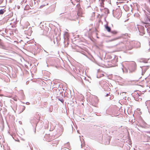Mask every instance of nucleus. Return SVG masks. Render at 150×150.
<instances>
[{
    "instance_id": "20",
    "label": "nucleus",
    "mask_w": 150,
    "mask_h": 150,
    "mask_svg": "<svg viewBox=\"0 0 150 150\" xmlns=\"http://www.w3.org/2000/svg\"><path fill=\"white\" fill-rule=\"evenodd\" d=\"M79 52L85 55V52L83 50H81L80 51H79Z\"/></svg>"
},
{
    "instance_id": "16",
    "label": "nucleus",
    "mask_w": 150,
    "mask_h": 150,
    "mask_svg": "<svg viewBox=\"0 0 150 150\" xmlns=\"http://www.w3.org/2000/svg\"><path fill=\"white\" fill-rule=\"evenodd\" d=\"M148 60L146 59H143L141 60V61H140L141 62H143L144 63H147V62Z\"/></svg>"
},
{
    "instance_id": "14",
    "label": "nucleus",
    "mask_w": 150,
    "mask_h": 150,
    "mask_svg": "<svg viewBox=\"0 0 150 150\" xmlns=\"http://www.w3.org/2000/svg\"><path fill=\"white\" fill-rule=\"evenodd\" d=\"M57 98L58 100H59L62 103H64V100L62 98H59V97H57Z\"/></svg>"
},
{
    "instance_id": "9",
    "label": "nucleus",
    "mask_w": 150,
    "mask_h": 150,
    "mask_svg": "<svg viewBox=\"0 0 150 150\" xmlns=\"http://www.w3.org/2000/svg\"><path fill=\"white\" fill-rule=\"evenodd\" d=\"M122 150H129L130 149V146L127 144H124L122 147Z\"/></svg>"
},
{
    "instance_id": "31",
    "label": "nucleus",
    "mask_w": 150,
    "mask_h": 150,
    "mask_svg": "<svg viewBox=\"0 0 150 150\" xmlns=\"http://www.w3.org/2000/svg\"><path fill=\"white\" fill-rule=\"evenodd\" d=\"M144 126H145L146 125V123L145 122H144Z\"/></svg>"
},
{
    "instance_id": "30",
    "label": "nucleus",
    "mask_w": 150,
    "mask_h": 150,
    "mask_svg": "<svg viewBox=\"0 0 150 150\" xmlns=\"http://www.w3.org/2000/svg\"><path fill=\"white\" fill-rule=\"evenodd\" d=\"M26 103L27 104H30V103L29 102H27Z\"/></svg>"
},
{
    "instance_id": "7",
    "label": "nucleus",
    "mask_w": 150,
    "mask_h": 150,
    "mask_svg": "<svg viewBox=\"0 0 150 150\" xmlns=\"http://www.w3.org/2000/svg\"><path fill=\"white\" fill-rule=\"evenodd\" d=\"M106 138L105 139V142L104 143L105 145H108L110 143L111 138L110 136L106 135Z\"/></svg>"
},
{
    "instance_id": "28",
    "label": "nucleus",
    "mask_w": 150,
    "mask_h": 150,
    "mask_svg": "<svg viewBox=\"0 0 150 150\" xmlns=\"http://www.w3.org/2000/svg\"><path fill=\"white\" fill-rule=\"evenodd\" d=\"M28 8L29 7V6L28 5H26L25 6V8Z\"/></svg>"
},
{
    "instance_id": "21",
    "label": "nucleus",
    "mask_w": 150,
    "mask_h": 150,
    "mask_svg": "<svg viewBox=\"0 0 150 150\" xmlns=\"http://www.w3.org/2000/svg\"><path fill=\"white\" fill-rule=\"evenodd\" d=\"M136 94V96L137 97H139L140 96V93H137Z\"/></svg>"
},
{
    "instance_id": "26",
    "label": "nucleus",
    "mask_w": 150,
    "mask_h": 150,
    "mask_svg": "<svg viewBox=\"0 0 150 150\" xmlns=\"http://www.w3.org/2000/svg\"><path fill=\"white\" fill-rule=\"evenodd\" d=\"M103 76V74H102V75H101V76H100V77H99V76H97V77L98 78H99L100 77H101V76Z\"/></svg>"
},
{
    "instance_id": "5",
    "label": "nucleus",
    "mask_w": 150,
    "mask_h": 150,
    "mask_svg": "<svg viewBox=\"0 0 150 150\" xmlns=\"http://www.w3.org/2000/svg\"><path fill=\"white\" fill-rule=\"evenodd\" d=\"M141 67L142 71V75H143L146 71L149 68V66H143Z\"/></svg>"
},
{
    "instance_id": "27",
    "label": "nucleus",
    "mask_w": 150,
    "mask_h": 150,
    "mask_svg": "<svg viewBox=\"0 0 150 150\" xmlns=\"http://www.w3.org/2000/svg\"><path fill=\"white\" fill-rule=\"evenodd\" d=\"M110 94V93H108L105 96H108L109 95V94Z\"/></svg>"
},
{
    "instance_id": "12",
    "label": "nucleus",
    "mask_w": 150,
    "mask_h": 150,
    "mask_svg": "<svg viewBox=\"0 0 150 150\" xmlns=\"http://www.w3.org/2000/svg\"><path fill=\"white\" fill-rule=\"evenodd\" d=\"M105 27L107 30V31L108 32H110L111 31V28L110 27L108 26L107 25H105Z\"/></svg>"
},
{
    "instance_id": "13",
    "label": "nucleus",
    "mask_w": 150,
    "mask_h": 150,
    "mask_svg": "<svg viewBox=\"0 0 150 150\" xmlns=\"http://www.w3.org/2000/svg\"><path fill=\"white\" fill-rule=\"evenodd\" d=\"M80 140L81 143V147L83 148V147L85 145L84 141L83 139H80Z\"/></svg>"
},
{
    "instance_id": "17",
    "label": "nucleus",
    "mask_w": 150,
    "mask_h": 150,
    "mask_svg": "<svg viewBox=\"0 0 150 150\" xmlns=\"http://www.w3.org/2000/svg\"><path fill=\"white\" fill-rule=\"evenodd\" d=\"M5 11V10L4 9H1L0 10V14H3Z\"/></svg>"
},
{
    "instance_id": "36",
    "label": "nucleus",
    "mask_w": 150,
    "mask_h": 150,
    "mask_svg": "<svg viewBox=\"0 0 150 150\" xmlns=\"http://www.w3.org/2000/svg\"><path fill=\"white\" fill-rule=\"evenodd\" d=\"M149 133L150 134V131L149 132Z\"/></svg>"
},
{
    "instance_id": "24",
    "label": "nucleus",
    "mask_w": 150,
    "mask_h": 150,
    "mask_svg": "<svg viewBox=\"0 0 150 150\" xmlns=\"http://www.w3.org/2000/svg\"><path fill=\"white\" fill-rule=\"evenodd\" d=\"M117 39V38H114L113 39H112L111 40H110V41H114V40H116Z\"/></svg>"
},
{
    "instance_id": "4",
    "label": "nucleus",
    "mask_w": 150,
    "mask_h": 150,
    "mask_svg": "<svg viewBox=\"0 0 150 150\" xmlns=\"http://www.w3.org/2000/svg\"><path fill=\"white\" fill-rule=\"evenodd\" d=\"M81 8H79V12L77 13V16H74L72 18H70L69 17L68 18V19L71 20H75V19H77L78 18V16H80L81 15V13H80V11H81Z\"/></svg>"
},
{
    "instance_id": "22",
    "label": "nucleus",
    "mask_w": 150,
    "mask_h": 150,
    "mask_svg": "<svg viewBox=\"0 0 150 150\" xmlns=\"http://www.w3.org/2000/svg\"><path fill=\"white\" fill-rule=\"evenodd\" d=\"M25 107L24 106H23L22 108V109L23 110L22 112L25 110Z\"/></svg>"
},
{
    "instance_id": "1",
    "label": "nucleus",
    "mask_w": 150,
    "mask_h": 150,
    "mask_svg": "<svg viewBox=\"0 0 150 150\" xmlns=\"http://www.w3.org/2000/svg\"><path fill=\"white\" fill-rule=\"evenodd\" d=\"M133 42H130L129 41H124L123 42H121L119 43L120 45L123 49L127 50H130L132 48V46L131 45Z\"/></svg>"
},
{
    "instance_id": "23",
    "label": "nucleus",
    "mask_w": 150,
    "mask_h": 150,
    "mask_svg": "<svg viewBox=\"0 0 150 150\" xmlns=\"http://www.w3.org/2000/svg\"><path fill=\"white\" fill-rule=\"evenodd\" d=\"M2 45V40L1 39H0V46H1Z\"/></svg>"
},
{
    "instance_id": "34",
    "label": "nucleus",
    "mask_w": 150,
    "mask_h": 150,
    "mask_svg": "<svg viewBox=\"0 0 150 150\" xmlns=\"http://www.w3.org/2000/svg\"><path fill=\"white\" fill-rule=\"evenodd\" d=\"M69 144V143H67V144Z\"/></svg>"
},
{
    "instance_id": "32",
    "label": "nucleus",
    "mask_w": 150,
    "mask_h": 150,
    "mask_svg": "<svg viewBox=\"0 0 150 150\" xmlns=\"http://www.w3.org/2000/svg\"><path fill=\"white\" fill-rule=\"evenodd\" d=\"M142 33L143 34H144V32L143 31L142 32Z\"/></svg>"
},
{
    "instance_id": "10",
    "label": "nucleus",
    "mask_w": 150,
    "mask_h": 150,
    "mask_svg": "<svg viewBox=\"0 0 150 150\" xmlns=\"http://www.w3.org/2000/svg\"><path fill=\"white\" fill-rule=\"evenodd\" d=\"M146 106L148 110V112L150 114V100H147L145 102Z\"/></svg>"
},
{
    "instance_id": "2",
    "label": "nucleus",
    "mask_w": 150,
    "mask_h": 150,
    "mask_svg": "<svg viewBox=\"0 0 150 150\" xmlns=\"http://www.w3.org/2000/svg\"><path fill=\"white\" fill-rule=\"evenodd\" d=\"M39 120L36 117H35L32 119L30 120V122L33 127L35 128V132H36L35 128L37 126V124L38 123Z\"/></svg>"
},
{
    "instance_id": "15",
    "label": "nucleus",
    "mask_w": 150,
    "mask_h": 150,
    "mask_svg": "<svg viewBox=\"0 0 150 150\" xmlns=\"http://www.w3.org/2000/svg\"><path fill=\"white\" fill-rule=\"evenodd\" d=\"M110 32L112 34L114 35H115L117 34V32L116 30H114L112 31H111Z\"/></svg>"
},
{
    "instance_id": "37",
    "label": "nucleus",
    "mask_w": 150,
    "mask_h": 150,
    "mask_svg": "<svg viewBox=\"0 0 150 150\" xmlns=\"http://www.w3.org/2000/svg\"><path fill=\"white\" fill-rule=\"evenodd\" d=\"M67 149H68V148H66Z\"/></svg>"
},
{
    "instance_id": "29",
    "label": "nucleus",
    "mask_w": 150,
    "mask_h": 150,
    "mask_svg": "<svg viewBox=\"0 0 150 150\" xmlns=\"http://www.w3.org/2000/svg\"><path fill=\"white\" fill-rule=\"evenodd\" d=\"M122 71H123V72H124V68H122Z\"/></svg>"
},
{
    "instance_id": "25",
    "label": "nucleus",
    "mask_w": 150,
    "mask_h": 150,
    "mask_svg": "<svg viewBox=\"0 0 150 150\" xmlns=\"http://www.w3.org/2000/svg\"><path fill=\"white\" fill-rule=\"evenodd\" d=\"M54 127H53L52 128H51L50 129V131H52L54 129Z\"/></svg>"
},
{
    "instance_id": "19",
    "label": "nucleus",
    "mask_w": 150,
    "mask_h": 150,
    "mask_svg": "<svg viewBox=\"0 0 150 150\" xmlns=\"http://www.w3.org/2000/svg\"><path fill=\"white\" fill-rule=\"evenodd\" d=\"M100 11L101 12H105V10H107V9L106 8H100Z\"/></svg>"
},
{
    "instance_id": "35",
    "label": "nucleus",
    "mask_w": 150,
    "mask_h": 150,
    "mask_svg": "<svg viewBox=\"0 0 150 150\" xmlns=\"http://www.w3.org/2000/svg\"><path fill=\"white\" fill-rule=\"evenodd\" d=\"M124 93V92H123V93Z\"/></svg>"
},
{
    "instance_id": "33",
    "label": "nucleus",
    "mask_w": 150,
    "mask_h": 150,
    "mask_svg": "<svg viewBox=\"0 0 150 150\" xmlns=\"http://www.w3.org/2000/svg\"><path fill=\"white\" fill-rule=\"evenodd\" d=\"M141 28H144L143 27H141Z\"/></svg>"
},
{
    "instance_id": "18",
    "label": "nucleus",
    "mask_w": 150,
    "mask_h": 150,
    "mask_svg": "<svg viewBox=\"0 0 150 150\" xmlns=\"http://www.w3.org/2000/svg\"><path fill=\"white\" fill-rule=\"evenodd\" d=\"M50 40L52 41H53V42L52 43V45L54 44H55V41H54V40L53 38H50Z\"/></svg>"
},
{
    "instance_id": "3",
    "label": "nucleus",
    "mask_w": 150,
    "mask_h": 150,
    "mask_svg": "<svg viewBox=\"0 0 150 150\" xmlns=\"http://www.w3.org/2000/svg\"><path fill=\"white\" fill-rule=\"evenodd\" d=\"M136 64L134 62L132 63L128 68L129 72H132L134 71L136 69Z\"/></svg>"
},
{
    "instance_id": "8",
    "label": "nucleus",
    "mask_w": 150,
    "mask_h": 150,
    "mask_svg": "<svg viewBox=\"0 0 150 150\" xmlns=\"http://www.w3.org/2000/svg\"><path fill=\"white\" fill-rule=\"evenodd\" d=\"M111 57L112 58H113L112 60V62L114 63H115L117 62L118 61V58L114 54H112L111 55ZM112 58H111L112 59Z\"/></svg>"
},
{
    "instance_id": "6",
    "label": "nucleus",
    "mask_w": 150,
    "mask_h": 150,
    "mask_svg": "<svg viewBox=\"0 0 150 150\" xmlns=\"http://www.w3.org/2000/svg\"><path fill=\"white\" fill-rule=\"evenodd\" d=\"M132 42L133 43L131 45L132 46V45L133 46L136 48H138L140 47V43L139 42Z\"/></svg>"
},
{
    "instance_id": "11",
    "label": "nucleus",
    "mask_w": 150,
    "mask_h": 150,
    "mask_svg": "<svg viewBox=\"0 0 150 150\" xmlns=\"http://www.w3.org/2000/svg\"><path fill=\"white\" fill-rule=\"evenodd\" d=\"M105 0H99V2L100 4V6L101 7H104V1Z\"/></svg>"
}]
</instances>
